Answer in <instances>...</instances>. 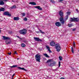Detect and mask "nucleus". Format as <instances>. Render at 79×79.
Wrapping results in <instances>:
<instances>
[{"instance_id": "nucleus-26", "label": "nucleus", "mask_w": 79, "mask_h": 79, "mask_svg": "<svg viewBox=\"0 0 79 79\" xmlns=\"http://www.w3.org/2000/svg\"><path fill=\"white\" fill-rule=\"evenodd\" d=\"M21 46L22 47H26V45L23 43L22 44Z\"/></svg>"}, {"instance_id": "nucleus-22", "label": "nucleus", "mask_w": 79, "mask_h": 79, "mask_svg": "<svg viewBox=\"0 0 79 79\" xmlns=\"http://www.w3.org/2000/svg\"><path fill=\"white\" fill-rule=\"evenodd\" d=\"M11 9H13V8H16V6L15 5L13 6H12L10 7Z\"/></svg>"}, {"instance_id": "nucleus-1", "label": "nucleus", "mask_w": 79, "mask_h": 79, "mask_svg": "<svg viewBox=\"0 0 79 79\" xmlns=\"http://www.w3.org/2000/svg\"><path fill=\"white\" fill-rule=\"evenodd\" d=\"M41 58V55L37 54L35 56V60L36 61L38 62H40V59Z\"/></svg>"}, {"instance_id": "nucleus-15", "label": "nucleus", "mask_w": 79, "mask_h": 79, "mask_svg": "<svg viewBox=\"0 0 79 79\" xmlns=\"http://www.w3.org/2000/svg\"><path fill=\"white\" fill-rule=\"evenodd\" d=\"M5 3L3 2V1L0 0V5H4Z\"/></svg>"}, {"instance_id": "nucleus-35", "label": "nucleus", "mask_w": 79, "mask_h": 79, "mask_svg": "<svg viewBox=\"0 0 79 79\" xmlns=\"http://www.w3.org/2000/svg\"><path fill=\"white\" fill-rule=\"evenodd\" d=\"M70 13H71L69 12H67V15H68V16L69 15H70Z\"/></svg>"}, {"instance_id": "nucleus-40", "label": "nucleus", "mask_w": 79, "mask_h": 79, "mask_svg": "<svg viewBox=\"0 0 79 79\" xmlns=\"http://www.w3.org/2000/svg\"><path fill=\"white\" fill-rule=\"evenodd\" d=\"M14 54V55H15V54L17 55V52H16V51H15Z\"/></svg>"}, {"instance_id": "nucleus-19", "label": "nucleus", "mask_w": 79, "mask_h": 79, "mask_svg": "<svg viewBox=\"0 0 79 79\" xmlns=\"http://www.w3.org/2000/svg\"><path fill=\"white\" fill-rule=\"evenodd\" d=\"M5 10V9L4 8L2 7L0 8V11H4Z\"/></svg>"}, {"instance_id": "nucleus-3", "label": "nucleus", "mask_w": 79, "mask_h": 79, "mask_svg": "<svg viewBox=\"0 0 79 79\" xmlns=\"http://www.w3.org/2000/svg\"><path fill=\"white\" fill-rule=\"evenodd\" d=\"M55 48L56 49L57 51L59 52L61 50V47L58 44H56L55 45Z\"/></svg>"}, {"instance_id": "nucleus-28", "label": "nucleus", "mask_w": 79, "mask_h": 79, "mask_svg": "<svg viewBox=\"0 0 79 79\" xmlns=\"http://www.w3.org/2000/svg\"><path fill=\"white\" fill-rule=\"evenodd\" d=\"M73 47H74V48H75V47H76V44L75 43V42H73Z\"/></svg>"}, {"instance_id": "nucleus-51", "label": "nucleus", "mask_w": 79, "mask_h": 79, "mask_svg": "<svg viewBox=\"0 0 79 79\" xmlns=\"http://www.w3.org/2000/svg\"><path fill=\"white\" fill-rule=\"evenodd\" d=\"M78 76H79V73L78 74Z\"/></svg>"}, {"instance_id": "nucleus-4", "label": "nucleus", "mask_w": 79, "mask_h": 79, "mask_svg": "<svg viewBox=\"0 0 79 79\" xmlns=\"http://www.w3.org/2000/svg\"><path fill=\"white\" fill-rule=\"evenodd\" d=\"M79 19L78 18H75L74 17L73 18H70V22H78L79 21Z\"/></svg>"}, {"instance_id": "nucleus-14", "label": "nucleus", "mask_w": 79, "mask_h": 79, "mask_svg": "<svg viewBox=\"0 0 79 79\" xmlns=\"http://www.w3.org/2000/svg\"><path fill=\"white\" fill-rule=\"evenodd\" d=\"M18 69H21L22 70H23V71H27V70L25 69L24 68H21L20 67H18Z\"/></svg>"}, {"instance_id": "nucleus-47", "label": "nucleus", "mask_w": 79, "mask_h": 79, "mask_svg": "<svg viewBox=\"0 0 79 79\" xmlns=\"http://www.w3.org/2000/svg\"><path fill=\"white\" fill-rule=\"evenodd\" d=\"M43 59H44V60H46V58H45V57H44L43 58Z\"/></svg>"}, {"instance_id": "nucleus-23", "label": "nucleus", "mask_w": 79, "mask_h": 79, "mask_svg": "<svg viewBox=\"0 0 79 79\" xmlns=\"http://www.w3.org/2000/svg\"><path fill=\"white\" fill-rule=\"evenodd\" d=\"M54 63H55V62H54L52 64V63H50V64H49V66H53V65Z\"/></svg>"}, {"instance_id": "nucleus-27", "label": "nucleus", "mask_w": 79, "mask_h": 79, "mask_svg": "<svg viewBox=\"0 0 79 79\" xmlns=\"http://www.w3.org/2000/svg\"><path fill=\"white\" fill-rule=\"evenodd\" d=\"M51 60H49L47 61V63H49L48 64H49V63H51Z\"/></svg>"}, {"instance_id": "nucleus-52", "label": "nucleus", "mask_w": 79, "mask_h": 79, "mask_svg": "<svg viewBox=\"0 0 79 79\" xmlns=\"http://www.w3.org/2000/svg\"><path fill=\"white\" fill-rule=\"evenodd\" d=\"M1 60L0 59V61Z\"/></svg>"}, {"instance_id": "nucleus-46", "label": "nucleus", "mask_w": 79, "mask_h": 79, "mask_svg": "<svg viewBox=\"0 0 79 79\" xmlns=\"http://www.w3.org/2000/svg\"><path fill=\"white\" fill-rule=\"evenodd\" d=\"M76 11L77 12H79V10H78V9H76Z\"/></svg>"}, {"instance_id": "nucleus-36", "label": "nucleus", "mask_w": 79, "mask_h": 79, "mask_svg": "<svg viewBox=\"0 0 79 79\" xmlns=\"http://www.w3.org/2000/svg\"><path fill=\"white\" fill-rule=\"evenodd\" d=\"M22 15H23V16H25V15H26V14L24 13H23L22 14Z\"/></svg>"}, {"instance_id": "nucleus-6", "label": "nucleus", "mask_w": 79, "mask_h": 79, "mask_svg": "<svg viewBox=\"0 0 79 79\" xmlns=\"http://www.w3.org/2000/svg\"><path fill=\"white\" fill-rule=\"evenodd\" d=\"M3 15H6V16H8L9 17H10L11 16V15L10 14V13L8 11H5L3 13Z\"/></svg>"}, {"instance_id": "nucleus-32", "label": "nucleus", "mask_w": 79, "mask_h": 79, "mask_svg": "<svg viewBox=\"0 0 79 79\" xmlns=\"http://www.w3.org/2000/svg\"><path fill=\"white\" fill-rule=\"evenodd\" d=\"M39 31H40L41 33L42 34H45V33H44V32L42 31L39 29Z\"/></svg>"}, {"instance_id": "nucleus-34", "label": "nucleus", "mask_w": 79, "mask_h": 79, "mask_svg": "<svg viewBox=\"0 0 79 79\" xmlns=\"http://www.w3.org/2000/svg\"><path fill=\"white\" fill-rule=\"evenodd\" d=\"M72 26H73V25L72 24H69V27H72Z\"/></svg>"}, {"instance_id": "nucleus-37", "label": "nucleus", "mask_w": 79, "mask_h": 79, "mask_svg": "<svg viewBox=\"0 0 79 79\" xmlns=\"http://www.w3.org/2000/svg\"><path fill=\"white\" fill-rule=\"evenodd\" d=\"M8 54L9 55H11V52H8Z\"/></svg>"}, {"instance_id": "nucleus-49", "label": "nucleus", "mask_w": 79, "mask_h": 79, "mask_svg": "<svg viewBox=\"0 0 79 79\" xmlns=\"http://www.w3.org/2000/svg\"><path fill=\"white\" fill-rule=\"evenodd\" d=\"M10 33H11V34H12V32L11 31H10Z\"/></svg>"}, {"instance_id": "nucleus-7", "label": "nucleus", "mask_w": 79, "mask_h": 79, "mask_svg": "<svg viewBox=\"0 0 79 79\" xmlns=\"http://www.w3.org/2000/svg\"><path fill=\"white\" fill-rule=\"evenodd\" d=\"M34 39L35 40V41H37V42H42V40L38 37H34Z\"/></svg>"}, {"instance_id": "nucleus-12", "label": "nucleus", "mask_w": 79, "mask_h": 79, "mask_svg": "<svg viewBox=\"0 0 79 79\" xmlns=\"http://www.w3.org/2000/svg\"><path fill=\"white\" fill-rule=\"evenodd\" d=\"M34 7L35 8H37V9H38V10H42V8L40 7V6H35Z\"/></svg>"}, {"instance_id": "nucleus-38", "label": "nucleus", "mask_w": 79, "mask_h": 79, "mask_svg": "<svg viewBox=\"0 0 79 79\" xmlns=\"http://www.w3.org/2000/svg\"><path fill=\"white\" fill-rule=\"evenodd\" d=\"M76 28H74L72 30V31H76Z\"/></svg>"}, {"instance_id": "nucleus-21", "label": "nucleus", "mask_w": 79, "mask_h": 79, "mask_svg": "<svg viewBox=\"0 0 79 79\" xmlns=\"http://www.w3.org/2000/svg\"><path fill=\"white\" fill-rule=\"evenodd\" d=\"M16 67H17V65H14L12 66H10L9 68H16Z\"/></svg>"}, {"instance_id": "nucleus-16", "label": "nucleus", "mask_w": 79, "mask_h": 79, "mask_svg": "<svg viewBox=\"0 0 79 79\" xmlns=\"http://www.w3.org/2000/svg\"><path fill=\"white\" fill-rule=\"evenodd\" d=\"M19 17H15L14 18V21H18L19 20Z\"/></svg>"}, {"instance_id": "nucleus-24", "label": "nucleus", "mask_w": 79, "mask_h": 79, "mask_svg": "<svg viewBox=\"0 0 79 79\" xmlns=\"http://www.w3.org/2000/svg\"><path fill=\"white\" fill-rule=\"evenodd\" d=\"M59 58L60 60V61H61V60H63V57H62L61 56H59Z\"/></svg>"}, {"instance_id": "nucleus-25", "label": "nucleus", "mask_w": 79, "mask_h": 79, "mask_svg": "<svg viewBox=\"0 0 79 79\" xmlns=\"http://www.w3.org/2000/svg\"><path fill=\"white\" fill-rule=\"evenodd\" d=\"M46 47L48 50L50 49V47H49V46H48V45H46Z\"/></svg>"}, {"instance_id": "nucleus-39", "label": "nucleus", "mask_w": 79, "mask_h": 79, "mask_svg": "<svg viewBox=\"0 0 79 79\" xmlns=\"http://www.w3.org/2000/svg\"><path fill=\"white\" fill-rule=\"evenodd\" d=\"M48 50L50 53H52V51H51V50H50V49H48Z\"/></svg>"}, {"instance_id": "nucleus-30", "label": "nucleus", "mask_w": 79, "mask_h": 79, "mask_svg": "<svg viewBox=\"0 0 79 79\" xmlns=\"http://www.w3.org/2000/svg\"><path fill=\"white\" fill-rule=\"evenodd\" d=\"M71 51L73 53H74V49H73V48H71Z\"/></svg>"}, {"instance_id": "nucleus-9", "label": "nucleus", "mask_w": 79, "mask_h": 79, "mask_svg": "<svg viewBox=\"0 0 79 79\" xmlns=\"http://www.w3.org/2000/svg\"><path fill=\"white\" fill-rule=\"evenodd\" d=\"M62 10H60L59 13V15L61 17H64V15H63V12H62Z\"/></svg>"}, {"instance_id": "nucleus-45", "label": "nucleus", "mask_w": 79, "mask_h": 79, "mask_svg": "<svg viewBox=\"0 0 79 79\" xmlns=\"http://www.w3.org/2000/svg\"><path fill=\"white\" fill-rule=\"evenodd\" d=\"M9 0H3V2H6L7 1H8Z\"/></svg>"}, {"instance_id": "nucleus-2", "label": "nucleus", "mask_w": 79, "mask_h": 79, "mask_svg": "<svg viewBox=\"0 0 79 79\" xmlns=\"http://www.w3.org/2000/svg\"><path fill=\"white\" fill-rule=\"evenodd\" d=\"M19 32L20 34H22V35H26L27 34V30L25 29H23L19 31Z\"/></svg>"}, {"instance_id": "nucleus-17", "label": "nucleus", "mask_w": 79, "mask_h": 79, "mask_svg": "<svg viewBox=\"0 0 79 79\" xmlns=\"http://www.w3.org/2000/svg\"><path fill=\"white\" fill-rule=\"evenodd\" d=\"M29 4L33 5H36V3L34 2H31L29 3Z\"/></svg>"}, {"instance_id": "nucleus-5", "label": "nucleus", "mask_w": 79, "mask_h": 79, "mask_svg": "<svg viewBox=\"0 0 79 79\" xmlns=\"http://www.w3.org/2000/svg\"><path fill=\"white\" fill-rule=\"evenodd\" d=\"M60 21L61 24H64V23H65V21L64 20L63 17H61L60 19Z\"/></svg>"}, {"instance_id": "nucleus-48", "label": "nucleus", "mask_w": 79, "mask_h": 79, "mask_svg": "<svg viewBox=\"0 0 79 79\" xmlns=\"http://www.w3.org/2000/svg\"><path fill=\"white\" fill-rule=\"evenodd\" d=\"M64 0H60V1H63Z\"/></svg>"}, {"instance_id": "nucleus-44", "label": "nucleus", "mask_w": 79, "mask_h": 79, "mask_svg": "<svg viewBox=\"0 0 79 79\" xmlns=\"http://www.w3.org/2000/svg\"><path fill=\"white\" fill-rule=\"evenodd\" d=\"M15 74H14L13 75V76H12V79H13V76H15Z\"/></svg>"}, {"instance_id": "nucleus-18", "label": "nucleus", "mask_w": 79, "mask_h": 79, "mask_svg": "<svg viewBox=\"0 0 79 79\" xmlns=\"http://www.w3.org/2000/svg\"><path fill=\"white\" fill-rule=\"evenodd\" d=\"M43 55L44 56H45L46 58H50V56H48L46 53H43Z\"/></svg>"}, {"instance_id": "nucleus-29", "label": "nucleus", "mask_w": 79, "mask_h": 79, "mask_svg": "<svg viewBox=\"0 0 79 79\" xmlns=\"http://www.w3.org/2000/svg\"><path fill=\"white\" fill-rule=\"evenodd\" d=\"M23 21H27V18L26 17H25L23 19Z\"/></svg>"}, {"instance_id": "nucleus-42", "label": "nucleus", "mask_w": 79, "mask_h": 79, "mask_svg": "<svg viewBox=\"0 0 79 79\" xmlns=\"http://www.w3.org/2000/svg\"><path fill=\"white\" fill-rule=\"evenodd\" d=\"M36 33H37V34H38L40 32V31H35Z\"/></svg>"}, {"instance_id": "nucleus-20", "label": "nucleus", "mask_w": 79, "mask_h": 79, "mask_svg": "<svg viewBox=\"0 0 79 79\" xmlns=\"http://www.w3.org/2000/svg\"><path fill=\"white\" fill-rule=\"evenodd\" d=\"M68 19V15H67L65 16V18L64 19V21H66V20H67Z\"/></svg>"}, {"instance_id": "nucleus-10", "label": "nucleus", "mask_w": 79, "mask_h": 79, "mask_svg": "<svg viewBox=\"0 0 79 79\" xmlns=\"http://www.w3.org/2000/svg\"><path fill=\"white\" fill-rule=\"evenodd\" d=\"M3 38L2 39H3V40H11V39H10V37H6V36H3Z\"/></svg>"}, {"instance_id": "nucleus-41", "label": "nucleus", "mask_w": 79, "mask_h": 79, "mask_svg": "<svg viewBox=\"0 0 79 79\" xmlns=\"http://www.w3.org/2000/svg\"><path fill=\"white\" fill-rule=\"evenodd\" d=\"M16 37H18V38H19V39L21 40V38L19 37V36H17Z\"/></svg>"}, {"instance_id": "nucleus-43", "label": "nucleus", "mask_w": 79, "mask_h": 79, "mask_svg": "<svg viewBox=\"0 0 79 79\" xmlns=\"http://www.w3.org/2000/svg\"><path fill=\"white\" fill-rule=\"evenodd\" d=\"M23 42H24L25 44L27 43V41H23Z\"/></svg>"}, {"instance_id": "nucleus-33", "label": "nucleus", "mask_w": 79, "mask_h": 79, "mask_svg": "<svg viewBox=\"0 0 79 79\" xmlns=\"http://www.w3.org/2000/svg\"><path fill=\"white\" fill-rule=\"evenodd\" d=\"M61 62L60 61H59V67H60V66H61Z\"/></svg>"}, {"instance_id": "nucleus-13", "label": "nucleus", "mask_w": 79, "mask_h": 79, "mask_svg": "<svg viewBox=\"0 0 79 79\" xmlns=\"http://www.w3.org/2000/svg\"><path fill=\"white\" fill-rule=\"evenodd\" d=\"M6 44H10L11 43V41L10 40H6Z\"/></svg>"}, {"instance_id": "nucleus-11", "label": "nucleus", "mask_w": 79, "mask_h": 79, "mask_svg": "<svg viewBox=\"0 0 79 79\" xmlns=\"http://www.w3.org/2000/svg\"><path fill=\"white\" fill-rule=\"evenodd\" d=\"M50 45L51 46H52V47H53V46H55V43L54 41H52L50 43Z\"/></svg>"}, {"instance_id": "nucleus-8", "label": "nucleus", "mask_w": 79, "mask_h": 79, "mask_svg": "<svg viewBox=\"0 0 79 79\" xmlns=\"http://www.w3.org/2000/svg\"><path fill=\"white\" fill-rule=\"evenodd\" d=\"M55 25L57 27H60V26H61V23L58 22H56L55 23Z\"/></svg>"}, {"instance_id": "nucleus-50", "label": "nucleus", "mask_w": 79, "mask_h": 79, "mask_svg": "<svg viewBox=\"0 0 79 79\" xmlns=\"http://www.w3.org/2000/svg\"><path fill=\"white\" fill-rule=\"evenodd\" d=\"M17 60H19V58H17Z\"/></svg>"}, {"instance_id": "nucleus-31", "label": "nucleus", "mask_w": 79, "mask_h": 79, "mask_svg": "<svg viewBox=\"0 0 79 79\" xmlns=\"http://www.w3.org/2000/svg\"><path fill=\"white\" fill-rule=\"evenodd\" d=\"M50 1L52 3H55V2L54 1L51 0Z\"/></svg>"}]
</instances>
